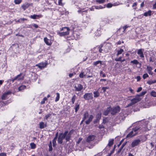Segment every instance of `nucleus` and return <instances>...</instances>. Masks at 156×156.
Returning <instances> with one entry per match:
<instances>
[{"label": "nucleus", "mask_w": 156, "mask_h": 156, "mask_svg": "<svg viewBox=\"0 0 156 156\" xmlns=\"http://www.w3.org/2000/svg\"><path fill=\"white\" fill-rule=\"evenodd\" d=\"M71 136L70 132L68 133L67 131H66L64 133H60L58 140V143L62 144L63 143V139H65L67 141H69L70 139Z\"/></svg>", "instance_id": "nucleus-1"}, {"label": "nucleus", "mask_w": 156, "mask_h": 156, "mask_svg": "<svg viewBox=\"0 0 156 156\" xmlns=\"http://www.w3.org/2000/svg\"><path fill=\"white\" fill-rule=\"evenodd\" d=\"M93 118L94 117L92 115H90L89 116L88 112H86L83 114V118L82 120L81 121V123L84 121L87 118H88V119L85 121V122L86 124H89L92 121Z\"/></svg>", "instance_id": "nucleus-2"}, {"label": "nucleus", "mask_w": 156, "mask_h": 156, "mask_svg": "<svg viewBox=\"0 0 156 156\" xmlns=\"http://www.w3.org/2000/svg\"><path fill=\"white\" fill-rule=\"evenodd\" d=\"M140 130V128L137 126L133 129L132 130L127 136V137H131L135 136L137 134L140 133L139 130Z\"/></svg>", "instance_id": "nucleus-3"}, {"label": "nucleus", "mask_w": 156, "mask_h": 156, "mask_svg": "<svg viewBox=\"0 0 156 156\" xmlns=\"http://www.w3.org/2000/svg\"><path fill=\"white\" fill-rule=\"evenodd\" d=\"M70 29L68 27H64L61 29V31H64L62 32H58V34L61 36L67 35L69 34Z\"/></svg>", "instance_id": "nucleus-4"}, {"label": "nucleus", "mask_w": 156, "mask_h": 156, "mask_svg": "<svg viewBox=\"0 0 156 156\" xmlns=\"http://www.w3.org/2000/svg\"><path fill=\"white\" fill-rule=\"evenodd\" d=\"M149 126H150V125H147V126L145 125H143V126L139 125V126H137L138 128L140 129V130H139V133H141L147 131L149 130L150 129V127L149 128H148V127Z\"/></svg>", "instance_id": "nucleus-5"}, {"label": "nucleus", "mask_w": 156, "mask_h": 156, "mask_svg": "<svg viewBox=\"0 0 156 156\" xmlns=\"http://www.w3.org/2000/svg\"><path fill=\"white\" fill-rule=\"evenodd\" d=\"M110 113L113 115H115L117 113L119 112L120 110V108L119 106L113 107L111 108V107Z\"/></svg>", "instance_id": "nucleus-6"}, {"label": "nucleus", "mask_w": 156, "mask_h": 156, "mask_svg": "<svg viewBox=\"0 0 156 156\" xmlns=\"http://www.w3.org/2000/svg\"><path fill=\"white\" fill-rule=\"evenodd\" d=\"M112 48L111 45L110 43L107 44L105 46V48L104 49L103 53H106L108 52Z\"/></svg>", "instance_id": "nucleus-7"}, {"label": "nucleus", "mask_w": 156, "mask_h": 156, "mask_svg": "<svg viewBox=\"0 0 156 156\" xmlns=\"http://www.w3.org/2000/svg\"><path fill=\"white\" fill-rule=\"evenodd\" d=\"M83 98L86 100H89L93 98V94L91 93H86L83 95Z\"/></svg>", "instance_id": "nucleus-8"}, {"label": "nucleus", "mask_w": 156, "mask_h": 156, "mask_svg": "<svg viewBox=\"0 0 156 156\" xmlns=\"http://www.w3.org/2000/svg\"><path fill=\"white\" fill-rule=\"evenodd\" d=\"M141 140L139 139L135 140L133 141L131 143V147H134L139 144Z\"/></svg>", "instance_id": "nucleus-9"}, {"label": "nucleus", "mask_w": 156, "mask_h": 156, "mask_svg": "<svg viewBox=\"0 0 156 156\" xmlns=\"http://www.w3.org/2000/svg\"><path fill=\"white\" fill-rule=\"evenodd\" d=\"M127 116L126 112L122 111L120 113L119 115V119H120L124 120L125 118Z\"/></svg>", "instance_id": "nucleus-10"}, {"label": "nucleus", "mask_w": 156, "mask_h": 156, "mask_svg": "<svg viewBox=\"0 0 156 156\" xmlns=\"http://www.w3.org/2000/svg\"><path fill=\"white\" fill-rule=\"evenodd\" d=\"M12 92L9 90L6 92L2 95V99L3 100H5L8 99V95L10 94Z\"/></svg>", "instance_id": "nucleus-11"}, {"label": "nucleus", "mask_w": 156, "mask_h": 156, "mask_svg": "<svg viewBox=\"0 0 156 156\" xmlns=\"http://www.w3.org/2000/svg\"><path fill=\"white\" fill-rule=\"evenodd\" d=\"M141 99L140 98H138V96L136 95L134 98L131 100V101L134 105L137 102L140 101Z\"/></svg>", "instance_id": "nucleus-12"}, {"label": "nucleus", "mask_w": 156, "mask_h": 156, "mask_svg": "<svg viewBox=\"0 0 156 156\" xmlns=\"http://www.w3.org/2000/svg\"><path fill=\"white\" fill-rule=\"evenodd\" d=\"M47 62H41L36 65V66H38L40 69H42L45 67L47 65Z\"/></svg>", "instance_id": "nucleus-13"}, {"label": "nucleus", "mask_w": 156, "mask_h": 156, "mask_svg": "<svg viewBox=\"0 0 156 156\" xmlns=\"http://www.w3.org/2000/svg\"><path fill=\"white\" fill-rule=\"evenodd\" d=\"M83 86L80 84H78L77 86H74L75 91H80L83 89Z\"/></svg>", "instance_id": "nucleus-14"}, {"label": "nucleus", "mask_w": 156, "mask_h": 156, "mask_svg": "<svg viewBox=\"0 0 156 156\" xmlns=\"http://www.w3.org/2000/svg\"><path fill=\"white\" fill-rule=\"evenodd\" d=\"M144 51L143 49H139L138 50L137 54L140 56L141 58H144V56L143 54V51Z\"/></svg>", "instance_id": "nucleus-15"}, {"label": "nucleus", "mask_w": 156, "mask_h": 156, "mask_svg": "<svg viewBox=\"0 0 156 156\" xmlns=\"http://www.w3.org/2000/svg\"><path fill=\"white\" fill-rule=\"evenodd\" d=\"M95 137V136L93 135L87 137V142H90V141L94 140V139Z\"/></svg>", "instance_id": "nucleus-16"}, {"label": "nucleus", "mask_w": 156, "mask_h": 156, "mask_svg": "<svg viewBox=\"0 0 156 156\" xmlns=\"http://www.w3.org/2000/svg\"><path fill=\"white\" fill-rule=\"evenodd\" d=\"M147 69L148 74L150 75H152L153 74V73L152 71L153 69V68L150 66H147Z\"/></svg>", "instance_id": "nucleus-17"}, {"label": "nucleus", "mask_w": 156, "mask_h": 156, "mask_svg": "<svg viewBox=\"0 0 156 156\" xmlns=\"http://www.w3.org/2000/svg\"><path fill=\"white\" fill-rule=\"evenodd\" d=\"M39 127L41 129H43L47 126L46 123L44 124L43 122H41L39 123Z\"/></svg>", "instance_id": "nucleus-18"}, {"label": "nucleus", "mask_w": 156, "mask_h": 156, "mask_svg": "<svg viewBox=\"0 0 156 156\" xmlns=\"http://www.w3.org/2000/svg\"><path fill=\"white\" fill-rule=\"evenodd\" d=\"M44 41L45 43L48 45H51V41L48 39L47 37H45L44 38Z\"/></svg>", "instance_id": "nucleus-19"}, {"label": "nucleus", "mask_w": 156, "mask_h": 156, "mask_svg": "<svg viewBox=\"0 0 156 156\" xmlns=\"http://www.w3.org/2000/svg\"><path fill=\"white\" fill-rule=\"evenodd\" d=\"M16 77V80H23L24 79V77L22 76V74L20 73V74L18 75L15 77Z\"/></svg>", "instance_id": "nucleus-20"}, {"label": "nucleus", "mask_w": 156, "mask_h": 156, "mask_svg": "<svg viewBox=\"0 0 156 156\" xmlns=\"http://www.w3.org/2000/svg\"><path fill=\"white\" fill-rule=\"evenodd\" d=\"M111 107H109L107 108V109L105 111L103 114L105 115H107L110 112Z\"/></svg>", "instance_id": "nucleus-21"}, {"label": "nucleus", "mask_w": 156, "mask_h": 156, "mask_svg": "<svg viewBox=\"0 0 156 156\" xmlns=\"http://www.w3.org/2000/svg\"><path fill=\"white\" fill-rule=\"evenodd\" d=\"M42 17V16L41 15H37L34 14L33 15H31L30 17L33 19H35L37 18V17Z\"/></svg>", "instance_id": "nucleus-22"}, {"label": "nucleus", "mask_w": 156, "mask_h": 156, "mask_svg": "<svg viewBox=\"0 0 156 156\" xmlns=\"http://www.w3.org/2000/svg\"><path fill=\"white\" fill-rule=\"evenodd\" d=\"M100 64L101 65L102 64V62L100 60H98L97 61L94 62L93 63V65L94 66H97V65Z\"/></svg>", "instance_id": "nucleus-23"}, {"label": "nucleus", "mask_w": 156, "mask_h": 156, "mask_svg": "<svg viewBox=\"0 0 156 156\" xmlns=\"http://www.w3.org/2000/svg\"><path fill=\"white\" fill-rule=\"evenodd\" d=\"M114 139H110L109 140L108 143V146L109 147L112 146L114 143Z\"/></svg>", "instance_id": "nucleus-24"}, {"label": "nucleus", "mask_w": 156, "mask_h": 156, "mask_svg": "<svg viewBox=\"0 0 156 156\" xmlns=\"http://www.w3.org/2000/svg\"><path fill=\"white\" fill-rule=\"evenodd\" d=\"M151 10H149L147 12H146L144 13V15L145 16H151Z\"/></svg>", "instance_id": "nucleus-25"}, {"label": "nucleus", "mask_w": 156, "mask_h": 156, "mask_svg": "<svg viewBox=\"0 0 156 156\" xmlns=\"http://www.w3.org/2000/svg\"><path fill=\"white\" fill-rule=\"evenodd\" d=\"M29 6V5L28 3L22 5L21 7L24 10H25L27 9L28 8Z\"/></svg>", "instance_id": "nucleus-26"}, {"label": "nucleus", "mask_w": 156, "mask_h": 156, "mask_svg": "<svg viewBox=\"0 0 156 156\" xmlns=\"http://www.w3.org/2000/svg\"><path fill=\"white\" fill-rule=\"evenodd\" d=\"M26 88V86L22 85L19 87L18 90L19 91H22L23 90L25 89Z\"/></svg>", "instance_id": "nucleus-27"}, {"label": "nucleus", "mask_w": 156, "mask_h": 156, "mask_svg": "<svg viewBox=\"0 0 156 156\" xmlns=\"http://www.w3.org/2000/svg\"><path fill=\"white\" fill-rule=\"evenodd\" d=\"M147 93V91H142L139 94H137L136 95L138 96V98H140V96H142L145 95Z\"/></svg>", "instance_id": "nucleus-28"}, {"label": "nucleus", "mask_w": 156, "mask_h": 156, "mask_svg": "<svg viewBox=\"0 0 156 156\" xmlns=\"http://www.w3.org/2000/svg\"><path fill=\"white\" fill-rule=\"evenodd\" d=\"M94 97L95 98L98 97L100 95V94L98 91H94Z\"/></svg>", "instance_id": "nucleus-29"}, {"label": "nucleus", "mask_w": 156, "mask_h": 156, "mask_svg": "<svg viewBox=\"0 0 156 156\" xmlns=\"http://www.w3.org/2000/svg\"><path fill=\"white\" fill-rule=\"evenodd\" d=\"M156 83V80H150L148 81L147 82V83L149 85H151L153 83Z\"/></svg>", "instance_id": "nucleus-30"}, {"label": "nucleus", "mask_w": 156, "mask_h": 156, "mask_svg": "<svg viewBox=\"0 0 156 156\" xmlns=\"http://www.w3.org/2000/svg\"><path fill=\"white\" fill-rule=\"evenodd\" d=\"M79 105L78 104V103H75V112H76L79 110Z\"/></svg>", "instance_id": "nucleus-31"}, {"label": "nucleus", "mask_w": 156, "mask_h": 156, "mask_svg": "<svg viewBox=\"0 0 156 156\" xmlns=\"http://www.w3.org/2000/svg\"><path fill=\"white\" fill-rule=\"evenodd\" d=\"M126 145V143H124L123 144H122V145L120 147V149H119V150H118V153H119L121 152V151H122V149H123V147L125 146Z\"/></svg>", "instance_id": "nucleus-32"}, {"label": "nucleus", "mask_w": 156, "mask_h": 156, "mask_svg": "<svg viewBox=\"0 0 156 156\" xmlns=\"http://www.w3.org/2000/svg\"><path fill=\"white\" fill-rule=\"evenodd\" d=\"M56 94L57 96L55 98V102H57V101H58L59 100V98H60L59 94L58 93H56Z\"/></svg>", "instance_id": "nucleus-33"}, {"label": "nucleus", "mask_w": 156, "mask_h": 156, "mask_svg": "<svg viewBox=\"0 0 156 156\" xmlns=\"http://www.w3.org/2000/svg\"><path fill=\"white\" fill-rule=\"evenodd\" d=\"M76 96L75 95H74L71 99V101L73 104H74L75 101L76 99Z\"/></svg>", "instance_id": "nucleus-34"}, {"label": "nucleus", "mask_w": 156, "mask_h": 156, "mask_svg": "<svg viewBox=\"0 0 156 156\" xmlns=\"http://www.w3.org/2000/svg\"><path fill=\"white\" fill-rule=\"evenodd\" d=\"M95 8L96 9H103L105 8V7H103L101 5H99V6H94Z\"/></svg>", "instance_id": "nucleus-35"}, {"label": "nucleus", "mask_w": 156, "mask_h": 156, "mask_svg": "<svg viewBox=\"0 0 156 156\" xmlns=\"http://www.w3.org/2000/svg\"><path fill=\"white\" fill-rule=\"evenodd\" d=\"M130 63H133L134 64L137 65L139 63V62L137 60L134 59L133 61H131Z\"/></svg>", "instance_id": "nucleus-36"}, {"label": "nucleus", "mask_w": 156, "mask_h": 156, "mask_svg": "<svg viewBox=\"0 0 156 156\" xmlns=\"http://www.w3.org/2000/svg\"><path fill=\"white\" fill-rule=\"evenodd\" d=\"M105 0H96V2L99 4H102L105 2Z\"/></svg>", "instance_id": "nucleus-37"}, {"label": "nucleus", "mask_w": 156, "mask_h": 156, "mask_svg": "<svg viewBox=\"0 0 156 156\" xmlns=\"http://www.w3.org/2000/svg\"><path fill=\"white\" fill-rule=\"evenodd\" d=\"M30 146H31V148L32 149H35L36 147V144L34 143H32L30 144Z\"/></svg>", "instance_id": "nucleus-38"}, {"label": "nucleus", "mask_w": 156, "mask_h": 156, "mask_svg": "<svg viewBox=\"0 0 156 156\" xmlns=\"http://www.w3.org/2000/svg\"><path fill=\"white\" fill-rule=\"evenodd\" d=\"M124 51V50L122 49H120L119 50H118L117 51V55L118 56L119 55L121 54Z\"/></svg>", "instance_id": "nucleus-39"}, {"label": "nucleus", "mask_w": 156, "mask_h": 156, "mask_svg": "<svg viewBox=\"0 0 156 156\" xmlns=\"http://www.w3.org/2000/svg\"><path fill=\"white\" fill-rule=\"evenodd\" d=\"M51 115V114H49L46 115L44 118V119L47 120L50 117Z\"/></svg>", "instance_id": "nucleus-40"}, {"label": "nucleus", "mask_w": 156, "mask_h": 156, "mask_svg": "<svg viewBox=\"0 0 156 156\" xmlns=\"http://www.w3.org/2000/svg\"><path fill=\"white\" fill-rule=\"evenodd\" d=\"M22 0H14V2L16 4H19L22 2Z\"/></svg>", "instance_id": "nucleus-41"}, {"label": "nucleus", "mask_w": 156, "mask_h": 156, "mask_svg": "<svg viewBox=\"0 0 156 156\" xmlns=\"http://www.w3.org/2000/svg\"><path fill=\"white\" fill-rule=\"evenodd\" d=\"M151 96L154 97H156V92L154 91H152L151 93Z\"/></svg>", "instance_id": "nucleus-42"}, {"label": "nucleus", "mask_w": 156, "mask_h": 156, "mask_svg": "<svg viewBox=\"0 0 156 156\" xmlns=\"http://www.w3.org/2000/svg\"><path fill=\"white\" fill-rule=\"evenodd\" d=\"M149 61L150 62H154V58L153 56H151L150 58Z\"/></svg>", "instance_id": "nucleus-43"}, {"label": "nucleus", "mask_w": 156, "mask_h": 156, "mask_svg": "<svg viewBox=\"0 0 156 156\" xmlns=\"http://www.w3.org/2000/svg\"><path fill=\"white\" fill-rule=\"evenodd\" d=\"M113 6V4L111 3H108L107 5V7L108 8H110Z\"/></svg>", "instance_id": "nucleus-44"}, {"label": "nucleus", "mask_w": 156, "mask_h": 156, "mask_svg": "<svg viewBox=\"0 0 156 156\" xmlns=\"http://www.w3.org/2000/svg\"><path fill=\"white\" fill-rule=\"evenodd\" d=\"M147 135H146L143 137V142H144L147 140Z\"/></svg>", "instance_id": "nucleus-45"}, {"label": "nucleus", "mask_w": 156, "mask_h": 156, "mask_svg": "<svg viewBox=\"0 0 156 156\" xmlns=\"http://www.w3.org/2000/svg\"><path fill=\"white\" fill-rule=\"evenodd\" d=\"M100 76H102V77H104L106 76V75L102 71H101L100 72Z\"/></svg>", "instance_id": "nucleus-46"}, {"label": "nucleus", "mask_w": 156, "mask_h": 156, "mask_svg": "<svg viewBox=\"0 0 156 156\" xmlns=\"http://www.w3.org/2000/svg\"><path fill=\"white\" fill-rule=\"evenodd\" d=\"M148 76H149L147 73H145L143 74V77L144 79H145Z\"/></svg>", "instance_id": "nucleus-47"}, {"label": "nucleus", "mask_w": 156, "mask_h": 156, "mask_svg": "<svg viewBox=\"0 0 156 156\" xmlns=\"http://www.w3.org/2000/svg\"><path fill=\"white\" fill-rule=\"evenodd\" d=\"M62 0H58V5L61 6H63L64 5L63 3L62 2Z\"/></svg>", "instance_id": "nucleus-48"}, {"label": "nucleus", "mask_w": 156, "mask_h": 156, "mask_svg": "<svg viewBox=\"0 0 156 156\" xmlns=\"http://www.w3.org/2000/svg\"><path fill=\"white\" fill-rule=\"evenodd\" d=\"M122 60V57H120L118 58H116L115 59V60L116 61H120L121 62Z\"/></svg>", "instance_id": "nucleus-49"}, {"label": "nucleus", "mask_w": 156, "mask_h": 156, "mask_svg": "<svg viewBox=\"0 0 156 156\" xmlns=\"http://www.w3.org/2000/svg\"><path fill=\"white\" fill-rule=\"evenodd\" d=\"M119 4H120L119 2H116L114 3L113 4V6H117V5H119Z\"/></svg>", "instance_id": "nucleus-50"}, {"label": "nucleus", "mask_w": 156, "mask_h": 156, "mask_svg": "<svg viewBox=\"0 0 156 156\" xmlns=\"http://www.w3.org/2000/svg\"><path fill=\"white\" fill-rule=\"evenodd\" d=\"M78 12H85V13H87V11H82V9H79V10L78 11Z\"/></svg>", "instance_id": "nucleus-51"}, {"label": "nucleus", "mask_w": 156, "mask_h": 156, "mask_svg": "<svg viewBox=\"0 0 156 156\" xmlns=\"http://www.w3.org/2000/svg\"><path fill=\"white\" fill-rule=\"evenodd\" d=\"M85 76V75H83V73H81L79 75L80 77L81 78H83Z\"/></svg>", "instance_id": "nucleus-52"}, {"label": "nucleus", "mask_w": 156, "mask_h": 156, "mask_svg": "<svg viewBox=\"0 0 156 156\" xmlns=\"http://www.w3.org/2000/svg\"><path fill=\"white\" fill-rule=\"evenodd\" d=\"M102 46H101V48H100L99 50V51L100 53H103V50L104 49H102L101 48L102 47Z\"/></svg>", "instance_id": "nucleus-53"}, {"label": "nucleus", "mask_w": 156, "mask_h": 156, "mask_svg": "<svg viewBox=\"0 0 156 156\" xmlns=\"http://www.w3.org/2000/svg\"><path fill=\"white\" fill-rule=\"evenodd\" d=\"M108 87H103L102 88V90H103V92H105L106 91V90L107 89H108Z\"/></svg>", "instance_id": "nucleus-54"}, {"label": "nucleus", "mask_w": 156, "mask_h": 156, "mask_svg": "<svg viewBox=\"0 0 156 156\" xmlns=\"http://www.w3.org/2000/svg\"><path fill=\"white\" fill-rule=\"evenodd\" d=\"M142 90V88L141 87H139L138 88V89L137 90V92H140V91H141Z\"/></svg>", "instance_id": "nucleus-55"}, {"label": "nucleus", "mask_w": 156, "mask_h": 156, "mask_svg": "<svg viewBox=\"0 0 156 156\" xmlns=\"http://www.w3.org/2000/svg\"><path fill=\"white\" fill-rule=\"evenodd\" d=\"M98 127L100 129H104V126L103 125H101L99 126Z\"/></svg>", "instance_id": "nucleus-56"}, {"label": "nucleus", "mask_w": 156, "mask_h": 156, "mask_svg": "<svg viewBox=\"0 0 156 156\" xmlns=\"http://www.w3.org/2000/svg\"><path fill=\"white\" fill-rule=\"evenodd\" d=\"M16 77H15L14 78H12L11 79H10L11 81H12V82L13 83L15 80H16Z\"/></svg>", "instance_id": "nucleus-57"}, {"label": "nucleus", "mask_w": 156, "mask_h": 156, "mask_svg": "<svg viewBox=\"0 0 156 156\" xmlns=\"http://www.w3.org/2000/svg\"><path fill=\"white\" fill-rule=\"evenodd\" d=\"M134 105L133 104L132 102H131L130 103H129V104H128L127 105V106H126V107H129V106H130L132 105Z\"/></svg>", "instance_id": "nucleus-58"}, {"label": "nucleus", "mask_w": 156, "mask_h": 156, "mask_svg": "<svg viewBox=\"0 0 156 156\" xmlns=\"http://www.w3.org/2000/svg\"><path fill=\"white\" fill-rule=\"evenodd\" d=\"M136 79H137V81H139L141 79V78H140V76H137L136 77Z\"/></svg>", "instance_id": "nucleus-59"}, {"label": "nucleus", "mask_w": 156, "mask_h": 156, "mask_svg": "<svg viewBox=\"0 0 156 156\" xmlns=\"http://www.w3.org/2000/svg\"><path fill=\"white\" fill-rule=\"evenodd\" d=\"M94 6H93L91 8H90V10H91V11H94V9H95Z\"/></svg>", "instance_id": "nucleus-60"}, {"label": "nucleus", "mask_w": 156, "mask_h": 156, "mask_svg": "<svg viewBox=\"0 0 156 156\" xmlns=\"http://www.w3.org/2000/svg\"><path fill=\"white\" fill-rule=\"evenodd\" d=\"M0 156H6V154L2 153L0 154Z\"/></svg>", "instance_id": "nucleus-61"}, {"label": "nucleus", "mask_w": 156, "mask_h": 156, "mask_svg": "<svg viewBox=\"0 0 156 156\" xmlns=\"http://www.w3.org/2000/svg\"><path fill=\"white\" fill-rule=\"evenodd\" d=\"M137 5V3L136 2H134L133 3V4L132 5V7H134L136 6Z\"/></svg>", "instance_id": "nucleus-62"}, {"label": "nucleus", "mask_w": 156, "mask_h": 156, "mask_svg": "<svg viewBox=\"0 0 156 156\" xmlns=\"http://www.w3.org/2000/svg\"><path fill=\"white\" fill-rule=\"evenodd\" d=\"M33 26L36 28H37L38 27V25L36 24H33Z\"/></svg>", "instance_id": "nucleus-63"}, {"label": "nucleus", "mask_w": 156, "mask_h": 156, "mask_svg": "<svg viewBox=\"0 0 156 156\" xmlns=\"http://www.w3.org/2000/svg\"><path fill=\"white\" fill-rule=\"evenodd\" d=\"M153 7L154 9H156V2L155 3Z\"/></svg>", "instance_id": "nucleus-64"}]
</instances>
